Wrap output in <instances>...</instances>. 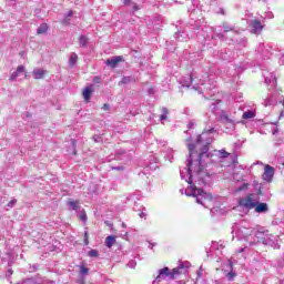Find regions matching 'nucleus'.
Segmentation results:
<instances>
[{
	"instance_id": "f257e3e1",
	"label": "nucleus",
	"mask_w": 284,
	"mask_h": 284,
	"mask_svg": "<svg viewBox=\"0 0 284 284\" xmlns=\"http://www.w3.org/2000/svg\"><path fill=\"white\" fill-rule=\"evenodd\" d=\"M211 142H206L205 144L201 143V138L197 139L196 143H189L187 150L190 154V159L187 161L189 174L195 172V174H201L203 172V156H210L207 152H210Z\"/></svg>"
},
{
	"instance_id": "f03ea898",
	"label": "nucleus",
	"mask_w": 284,
	"mask_h": 284,
	"mask_svg": "<svg viewBox=\"0 0 284 284\" xmlns=\"http://www.w3.org/2000/svg\"><path fill=\"white\" fill-rule=\"evenodd\" d=\"M239 205L241 207H246L247 210H254V207H256V202H254V194H248L246 197L240 199Z\"/></svg>"
},
{
	"instance_id": "7ed1b4c3",
	"label": "nucleus",
	"mask_w": 284,
	"mask_h": 284,
	"mask_svg": "<svg viewBox=\"0 0 284 284\" xmlns=\"http://www.w3.org/2000/svg\"><path fill=\"white\" fill-rule=\"evenodd\" d=\"M187 183L191 184L190 187H191V191H192V195L196 197V203H199L200 205H203V201H201V199H199V196H203V194H205L203 189H197L196 185H194L192 183V178H189Z\"/></svg>"
},
{
	"instance_id": "20e7f679",
	"label": "nucleus",
	"mask_w": 284,
	"mask_h": 284,
	"mask_svg": "<svg viewBox=\"0 0 284 284\" xmlns=\"http://www.w3.org/2000/svg\"><path fill=\"white\" fill-rule=\"evenodd\" d=\"M274 168L270 164H266L264 166V173L262 174V179L263 181H266V183H272L273 179H274Z\"/></svg>"
},
{
	"instance_id": "39448f33",
	"label": "nucleus",
	"mask_w": 284,
	"mask_h": 284,
	"mask_svg": "<svg viewBox=\"0 0 284 284\" xmlns=\"http://www.w3.org/2000/svg\"><path fill=\"white\" fill-rule=\"evenodd\" d=\"M252 34H260V32L263 31V24L261 23V20H252L250 26Z\"/></svg>"
},
{
	"instance_id": "423d86ee",
	"label": "nucleus",
	"mask_w": 284,
	"mask_h": 284,
	"mask_svg": "<svg viewBox=\"0 0 284 284\" xmlns=\"http://www.w3.org/2000/svg\"><path fill=\"white\" fill-rule=\"evenodd\" d=\"M123 61H125L123 59V55H116V57H113L112 59H108L105 61V65H109L110 68H116V65H119V63H123Z\"/></svg>"
},
{
	"instance_id": "0eeeda50",
	"label": "nucleus",
	"mask_w": 284,
	"mask_h": 284,
	"mask_svg": "<svg viewBox=\"0 0 284 284\" xmlns=\"http://www.w3.org/2000/svg\"><path fill=\"white\" fill-rule=\"evenodd\" d=\"M92 94H94V87H85L82 91V97L85 101V103H90V99H92Z\"/></svg>"
},
{
	"instance_id": "6e6552de",
	"label": "nucleus",
	"mask_w": 284,
	"mask_h": 284,
	"mask_svg": "<svg viewBox=\"0 0 284 284\" xmlns=\"http://www.w3.org/2000/svg\"><path fill=\"white\" fill-rule=\"evenodd\" d=\"M166 276L168 278H172V271H170V267L165 266L159 271V275L156 276V281L161 282L164 281Z\"/></svg>"
},
{
	"instance_id": "1a4fd4ad",
	"label": "nucleus",
	"mask_w": 284,
	"mask_h": 284,
	"mask_svg": "<svg viewBox=\"0 0 284 284\" xmlns=\"http://www.w3.org/2000/svg\"><path fill=\"white\" fill-rule=\"evenodd\" d=\"M268 210V206H267V203H258V204H255V212L257 214H263V212H267Z\"/></svg>"
},
{
	"instance_id": "9d476101",
	"label": "nucleus",
	"mask_w": 284,
	"mask_h": 284,
	"mask_svg": "<svg viewBox=\"0 0 284 284\" xmlns=\"http://www.w3.org/2000/svg\"><path fill=\"white\" fill-rule=\"evenodd\" d=\"M104 243H105V246L109 248L112 247L113 245H116V236L114 235L106 236Z\"/></svg>"
},
{
	"instance_id": "9b49d317",
	"label": "nucleus",
	"mask_w": 284,
	"mask_h": 284,
	"mask_svg": "<svg viewBox=\"0 0 284 284\" xmlns=\"http://www.w3.org/2000/svg\"><path fill=\"white\" fill-rule=\"evenodd\" d=\"M183 270H184L183 266H178L171 270V278L174 280L176 278V276H181V274H183Z\"/></svg>"
},
{
	"instance_id": "f8f14e48",
	"label": "nucleus",
	"mask_w": 284,
	"mask_h": 284,
	"mask_svg": "<svg viewBox=\"0 0 284 284\" xmlns=\"http://www.w3.org/2000/svg\"><path fill=\"white\" fill-rule=\"evenodd\" d=\"M45 74H48L47 70H33V77L37 80H41L45 78Z\"/></svg>"
},
{
	"instance_id": "ddd939ff",
	"label": "nucleus",
	"mask_w": 284,
	"mask_h": 284,
	"mask_svg": "<svg viewBox=\"0 0 284 284\" xmlns=\"http://www.w3.org/2000/svg\"><path fill=\"white\" fill-rule=\"evenodd\" d=\"M48 23H42L40 24V28H38L37 34H45V32H48Z\"/></svg>"
},
{
	"instance_id": "4468645a",
	"label": "nucleus",
	"mask_w": 284,
	"mask_h": 284,
	"mask_svg": "<svg viewBox=\"0 0 284 284\" xmlns=\"http://www.w3.org/2000/svg\"><path fill=\"white\" fill-rule=\"evenodd\" d=\"M256 116L255 111H246L243 113L242 119H254Z\"/></svg>"
},
{
	"instance_id": "2eb2a0df",
	"label": "nucleus",
	"mask_w": 284,
	"mask_h": 284,
	"mask_svg": "<svg viewBox=\"0 0 284 284\" xmlns=\"http://www.w3.org/2000/svg\"><path fill=\"white\" fill-rule=\"evenodd\" d=\"M79 200H69L68 205H70V207H72V210H79Z\"/></svg>"
},
{
	"instance_id": "dca6fc26",
	"label": "nucleus",
	"mask_w": 284,
	"mask_h": 284,
	"mask_svg": "<svg viewBox=\"0 0 284 284\" xmlns=\"http://www.w3.org/2000/svg\"><path fill=\"white\" fill-rule=\"evenodd\" d=\"M79 45L80 48H85V45H88V38L85 36L79 38Z\"/></svg>"
},
{
	"instance_id": "f3484780",
	"label": "nucleus",
	"mask_w": 284,
	"mask_h": 284,
	"mask_svg": "<svg viewBox=\"0 0 284 284\" xmlns=\"http://www.w3.org/2000/svg\"><path fill=\"white\" fill-rule=\"evenodd\" d=\"M78 59H79V55H77V53H73V54L70 57V59H69V64H70L71 67H74V65L77 64Z\"/></svg>"
},
{
	"instance_id": "a211bd4d",
	"label": "nucleus",
	"mask_w": 284,
	"mask_h": 284,
	"mask_svg": "<svg viewBox=\"0 0 284 284\" xmlns=\"http://www.w3.org/2000/svg\"><path fill=\"white\" fill-rule=\"evenodd\" d=\"M88 256H90L91 258H98V256H99V251H97V250H91V251H89Z\"/></svg>"
},
{
	"instance_id": "6ab92c4d",
	"label": "nucleus",
	"mask_w": 284,
	"mask_h": 284,
	"mask_svg": "<svg viewBox=\"0 0 284 284\" xmlns=\"http://www.w3.org/2000/svg\"><path fill=\"white\" fill-rule=\"evenodd\" d=\"M79 267H80V274H82V276H88V274H89L88 267H85L83 265H81Z\"/></svg>"
},
{
	"instance_id": "aec40b11",
	"label": "nucleus",
	"mask_w": 284,
	"mask_h": 284,
	"mask_svg": "<svg viewBox=\"0 0 284 284\" xmlns=\"http://www.w3.org/2000/svg\"><path fill=\"white\" fill-rule=\"evenodd\" d=\"M221 159H227L230 156V153L225 151V149L220 150Z\"/></svg>"
},
{
	"instance_id": "412c9836",
	"label": "nucleus",
	"mask_w": 284,
	"mask_h": 284,
	"mask_svg": "<svg viewBox=\"0 0 284 284\" xmlns=\"http://www.w3.org/2000/svg\"><path fill=\"white\" fill-rule=\"evenodd\" d=\"M84 245H90V234L88 231L84 232Z\"/></svg>"
},
{
	"instance_id": "4be33fe9",
	"label": "nucleus",
	"mask_w": 284,
	"mask_h": 284,
	"mask_svg": "<svg viewBox=\"0 0 284 284\" xmlns=\"http://www.w3.org/2000/svg\"><path fill=\"white\" fill-rule=\"evenodd\" d=\"M17 77H19V73L16 71V72L11 73L9 80L10 81H17Z\"/></svg>"
},
{
	"instance_id": "5701e85b",
	"label": "nucleus",
	"mask_w": 284,
	"mask_h": 284,
	"mask_svg": "<svg viewBox=\"0 0 284 284\" xmlns=\"http://www.w3.org/2000/svg\"><path fill=\"white\" fill-rule=\"evenodd\" d=\"M224 28V32H233L234 28L227 26V24H223Z\"/></svg>"
},
{
	"instance_id": "b1692460",
	"label": "nucleus",
	"mask_w": 284,
	"mask_h": 284,
	"mask_svg": "<svg viewBox=\"0 0 284 284\" xmlns=\"http://www.w3.org/2000/svg\"><path fill=\"white\" fill-rule=\"evenodd\" d=\"M248 187V184L247 183H244L242 184L239 189H237V192H243V190H247Z\"/></svg>"
},
{
	"instance_id": "393cba45",
	"label": "nucleus",
	"mask_w": 284,
	"mask_h": 284,
	"mask_svg": "<svg viewBox=\"0 0 284 284\" xmlns=\"http://www.w3.org/2000/svg\"><path fill=\"white\" fill-rule=\"evenodd\" d=\"M130 81H131L130 77H124V78H122L120 83L125 84V83H130Z\"/></svg>"
},
{
	"instance_id": "a878e982",
	"label": "nucleus",
	"mask_w": 284,
	"mask_h": 284,
	"mask_svg": "<svg viewBox=\"0 0 284 284\" xmlns=\"http://www.w3.org/2000/svg\"><path fill=\"white\" fill-rule=\"evenodd\" d=\"M7 205L8 207H13L14 205H17V200H11Z\"/></svg>"
},
{
	"instance_id": "bb28decb",
	"label": "nucleus",
	"mask_w": 284,
	"mask_h": 284,
	"mask_svg": "<svg viewBox=\"0 0 284 284\" xmlns=\"http://www.w3.org/2000/svg\"><path fill=\"white\" fill-rule=\"evenodd\" d=\"M102 110H103L104 112H108V110H110V104L104 103V104L102 105Z\"/></svg>"
},
{
	"instance_id": "cd10ccee",
	"label": "nucleus",
	"mask_w": 284,
	"mask_h": 284,
	"mask_svg": "<svg viewBox=\"0 0 284 284\" xmlns=\"http://www.w3.org/2000/svg\"><path fill=\"white\" fill-rule=\"evenodd\" d=\"M112 170H116L118 172H123V170H125V168H123V166H113Z\"/></svg>"
},
{
	"instance_id": "c85d7f7f",
	"label": "nucleus",
	"mask_w": 284,
	"mask_h": 284,
	"mask_svg": "<svg viewBox=\"0 0 284 284\" xmlns=\"http://www.w3.org/2000/svg\"><path fill=\"white\" fill-rule=\"evenodd\" d=\"M80 221H88V214L82 213V214L80 215Z\"/></svg>"
},
{
	"instance_id": "c756f323",
	"label": "nucleus",
	"mask_w": 284,
	"mask_h": 284,
	"mask_svg": "<svg viewBox=\"0 0 284 284\" xmlns=\"http://www.w3.org/2000/svg\"><path fill=\"white\" fill-rule=\"evenodd\" d=\"M23 70H26V68H24L23 65H19V67L17 68V71H16V72H18V74H19V73L23 72Z\"/></svg>"
},
{
	"instance_id": "7c9ffc66",
	"label": "nucleus",
	"mask_w": 284,
	"mask_h": 284,
	"mask_svg": "<svg viewBox=\"0 0 284 284\" xmlns=\"http://www.w3.org/2000/svg\"><path fill=\"white\" fill-rule=\"evenodd\" d=\"M93 83H101V77H94Z\"/></svg>"
},
{
	"instance_id": "2f4dec72",
	"label": "nucleus",
	"mask_w": 284,
	"mask_h": 284,
	"mask_svg": "<svg viewBox=\"0 0 284 284\" xmlns=\"http://www.w3.org/2000/svg\"><path fill=\"white\" fill-rule=\"evenodd\" d=\"M160 119L162 120V121H165V119H168V115H165V114H161V116H160Z\"/></svg>"
},
{
	"instance_id": "473e14b6",
	"label": "nucleus",
	"mask_w": 284,
	"mask_h": 284,
	"mask_svg": "<svg viewBox=\"0 0 284 284\" xmlns=\"http://www.w3.org/2000/svg\"><path fill=\"white\" fill-rule=\"evenodd\" d=\"M162 112H163V114H165V115L168 116V114H169L168 109L163 108V109H162Z\"/></svg>"
},
{
	"instance_id": "72a5a7b5",
	"label": "nucleus",
	"mask_w": 284,
	"mask_h": 284,
	"mask_svg": "<svg viewBox=\"0 0 284 284\" xmlns=\"http://www.w3.org/2000/svg\"><path fill=\"white\" fill-rule=\"evenodd\" d=\"M74 16V12L71 10L68 12L67 17H73Z\"/></svg>"
},
{
	"instance_id": "f704fd0d",
	"label": "nucleus",
	"mask_w": 284,
	"mask_h": 284,
	"mask_svg": "<svg viewBox=\"0 0 284 284\" xmlns=\"http://www.w3.org/2000/svg\"><path fill=\"white\" fill-rule=\"evenodd\" d=\"M227 276H231L232 278H234V276H236V274L231 272V273L227 274Z\"/></svg>"
},
{
	"instance_id": "c9c22d12",
	"label": "nucleus",
	"mask_w": 284,
	"mask_h": 284,
	"mask_svg": "<svg viewBox=\"0 0 284 284\" xmlns=\"http://www.w3.org/2000/svg\"><path fill=\"white\" fill-rule=\"evenodd\" d=\"M131 0H124V6H130Z\"/></svg>"
},
{
	"instance_id": "e433bc0d",
	"label": "nucleus",
	"mask_w": 284,
	"mask_h": 284,
	"mask_svg": "<svg viewBox=\"0 0 284 284\" xmlns=\"http://www.w3.org/2000/svg\"><path fill=\"white\" fill-rule=\"evenodd\" d=\"M204 132H210L212 134L213 132H216V131L214 129H210V130L204 131Z\"/></svg>"
},
{
	"instance_id": "4c0bfd02",
	"label": "nucleus",
	"mask_w": 284,
	"mask_h": 284,
	"mask_svg": "<svg viewBox=\"0 0 284 284\" xmlns=\"http://www.w3.org/2000/svg\"><path fill=\"white\" fill-rule=\"evenodd\" d=\"M223 118L224 119H230V115L229 114H224Z\"/></svg>"
},
{
	"instance_id": "58836bf2",
	"label": "nucleus",
	"mask_w": 284,
	"mask_h": 284,
	"mask_svg": "<svg viewBox=\"0 0 284 284\" xmlns=\"http://www.w3.org/2000/svg\"><path fill=\"white\" fill-rule=\"evenodd\" d=\"M73 145H77V142H75V141H73Z\"/></svg>"
},
{
	"instance_id": "ea45409f",
	"label": "nucleus",
	"mask_w": 284,
	"mask_h": 284,
	"mask_svg": "<svg viewBox=\"0 0 284 284\" xmlns=\"http://www.w3.org/2000/svg\"><path fill=\"white\" fill-rule=\"evenodd\" d=\"M264 2L267 1V0H263Z\"/></svg>"
}]
</instances>
